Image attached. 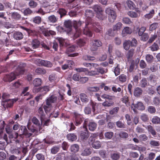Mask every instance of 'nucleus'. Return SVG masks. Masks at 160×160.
<instances>
[{"label": "nucleus", "instance_id": "nucleus-33", "mask_svg": "<svg viewBox=\"0 0 160 160\" xmlns=\"http://www.w3.org/2000/svg\"><path fill=\"white\" fill-rule=\"evenodd\" d=\"M68 139L71 141H73L77 139V136L74 134L70 133L67 135Z\"/></svg>", "mask_w": 160, "mask_h": 160}, {"label": "nucleus", "instance_id": "nucleus-38", "mask_svg": "<svg viewBox=\"0 0 160 160\" xmlns=\"http://www.w3.org/2000/svg\"><path fill=\"white\" fill-rule=\"evenodd\" d=\"M152 122L153 124H160V118H159L157 116H154L152 118Z\"/></svg>", "mask_w": 160, "mask_h": 160}, {"label": "nucleus", "instance_id": "nucleus-30", "mask_svg": "<svg viewBox=\"0 0 160 160\" xmlns=\"http://www.w3.org/2000/svg\"><path fill=\"white\" fill-rule=\"evenodd\" d=\"M79 149V147L78 145L74 144L71 146L70 150L72 152L75 153L78 151Z\"/></svg>", "mask_w": 160, "mask_h": 160}, {"label": "nucleus", "instance_id": "nucleus-27", "mask_svg": "<svg viewBox=\"0 0 160 160\" xmlns=\"http://www.w3.org/2000/svg\"><path fill=\"white\" fill-rule=\"evenodd\" d=\"M119 136L121 138L126 139L128 137V134L127 132L122 131L119 133Z\"/></svg>", "mask_w": 160, "mask_h": 160}, {"label": "nucleus", "instance_id": "nucleus-31", "mask_svg": "<svg viewBox=\"0 0 160 160\" xmlns=\"http://www.w3.org/2000/svg\"><path fill=\"white\" fill-rule=\"evenodd\" d=\"M65 27L68 29L69 31H70L72 28L71 22L70 20L65 21L64 22Z\"/></svg>", "mask_w": 160, "mask_h": 160}, {"label": "nucleus", "instance_id": "nucleus-10", "mask_svg": "<svg viewBox=\"0 0 160 160\" xmlns=\"http://www.w3.org/2000/svg\"><path fill=\"white\" fill-rule=\"evenodd\" d=\"M75 119V124L76 126L79 125L83 121L82 116L80 114L75 112L74 113Z\"/></svg>", "mask_w": 160, "mask_h": 160}, {"label": "nucleus", "instance_id": "nucleus-54", "mask_svg": "<svg viewBox=\"0 0 160 160\" xmlns=\"http://www.w3.org/2000/svg\"><path fill=\"white\" fill-rule=\"evenodd\" d=\"M87 90L90 92H95L98 91L99 88L97 87H89L87 88Z\"/></svg>", "mask_w": 160, "mask_h": 160}, {"label": "nucleus", "instance_id": "nucleus-3", "mask_svg": "<svg viewBox=\"0 0 160 160\" xmlns=\"http://www.w3.org/2000/svg\"><path fill=\"white\" fill-rule=\"evenodd\" d=\"M21 65L14 72H11L10 74L5 75L3 78V80L5 82H10L14 80L16 77L23 73L24 70L22 68H20Z\"/></svg>", "mask_w": 160, "mask_h": 160}, {"label": "nucleus", "instance_id": "nucleus-46", "mask_svg": "<svg viewBox=\"0 0 160 160\" xmlns=\"http://www.w3.org/2000/svg\"><path fill=\"white\" fill-rule=\"evenodd\" d=\"M86 74L89 76H95L98 75V72H97L96 69H95L94 70H91L89 71L88 70V71H87Z\"/></svg>", "mask_w": 160, "mask_h": 160}, {"label": "nucleus", "instance_id": "nucleus-40", "mask_svg": "<svg viewBox=\"0 0 160 160\" xmlns=\"http://www.w3.org/2000/svg\"><path fill=\"white\" fill-rule=\"evenodd\" d=\"M91 153V152L90 148H86L82 151L81 155L83 156H87L90 155Z\"/></svg>", "mask_w": 160, "mask_h": 160}, {"label": "nucleus", "instance_id": "nucleus-25", "mask_svg": "<svg viewBox=\"0 0 160 160\" xmlns=\"http://www.w3.org/2000/svg\"><path fill=\"white\" fill-rule=\"evenodd\" d=\"M14 38L16 40H20L23 38V35L20 32H17L14 33Z\"/></svg>", "mask_w": 160, "mask_h": 160}, {"label": "nucleus", "instance_id": "nucleus-16", "mask_svg": "<svg viewBox=\"0 0 160 160\" xmlns=\"http://www.w3.org/2000/svg\"><path fill=\"white\" fill-rule=\"evenodd\" d=\"M132 32L131 29L129 27H126L122 30V34L123 37H125L127 34H130Z\"/></svg>", "mask_w": 160, "mask_h": 160}, {"label": "nucleus", "instance_id": "nucleus-61", "mask_svg": "<svg viewBox=\"0 0 160 160\" xmlns=\"http://www.w3.org/2000/svg\"><path fill=\"white\" fill-rule=\"evenodd\" d=\"M139 139H140V141H145L147 140L148 139V137L145 134H141L139 136Z\"/></svg>", "mask_w": 160, "mask_h": 160}, {"label": "nucleus", "instance_id": "nucleus-45", "mask_svg": "<svg viewBox=\"0 0 160 160\" xmlns=\"http://www.w3.org/2000/svg\"><path fill=\"white\" fill-rule=\"evenodd\" d=\"M38 115L40 117L41 119H42L44 118V117L46 115L43 110L42 107H40L38 109Z\"/></svg>", "mask_w": 160, "mask_h": 160}, {"label": "nucleus", "instance_id": "nucleus-23", "mask_svg": "<svg viewBox=\"0 0 160 160\" xmlns=\"http://www.w3.org/2000/svg\"><path fill=\"white\" fill-rule=\"evenodd\" d=\"M81 101L84 102H88L89 99L88 97L84 93H81L80 95Z\"/></svg>", "mask_w": 160, "mask_h": 160}, {"label": "nucleus", "instance_id": "nucleus-63", "mask_svg": "<svg viewBox=\"0 0 160 160\" xmlns=\"http://www.w3.org/2000/svg\"><path fill=\"white\" fill-rule=\"evenodd\" d=\"M60 14V17L61 18L63 16L66 14L67 12L63 8H60L58 11Z\"/></svg>", "mask_w": 160, "mask_h": 160}, {"label": "nucleus", "instance_id": "nucleus-8", "mask_svg": "<svg viewBox=\"0 0 160 160\" xmlns=\"http://www.w3.org/2000/svg\"><path fill=\"white\" fill-rule=\"evenodd\" d=\"M90 44V49L92 51L97 50L98 47L101 46L102 45L101 41L98 40H92Z\"/></svg>", "mask_w": 160, "mask_h": 160}, {"label": "nucleus", "instance_id": "nucleus-6", "mask_svg": "<svg viewBox=\"0 0 160 160\" xmlns=\"http://www.w3.org/2000/svg\"><path fill=\"white\" fill-rule=\"evenodd\" d=\"M106 13L108 15V19L109 22H112L115 20L117 15L115 11L110 8L106 9Z\"/></svg>", "mask_w": 160, "mask_h": 160}, {"label": "nucleus", "instance_id": "nucleus-15", "mask_svg": "<svg viewBox=\"0 0 160 160\" xmlns=\"http://www.w3.org/2000/svg\"><path fill=\"white\" fill-rule=\"evenodd\" d=\"M20 130L22 132V134L25 135L27 137H29L32 135L31 133L28 132V130L25 126H21Z\"/></svg>", "mask_w": 160, "mask_h": 160}, {"label": "nucleus", "instance_id": "nucleus-32", "mask_svg": "<svg viewBox=\"0 0 160 160\" xmlns=\"http://www.w3.org/2000/svg\"><path fill=\"white\" fill-rule=\"evenodd\" d=\"M126 3L128 7L131 9H134L136 7V6L133 2L131 0H128Z\"/></svg>", "mask_w": 160, "mask_h": 160}, {"label": "nucleus", "instance_id": "nucleus-34", "mask_svg": "<svg viewBox=\"0 0 160 160\" xmlns=\"http://www.w3.org/2000/svg\"><path fill=\"white\" fill-rule=\"evenodd\" d=\"M93 8L97 14L99 12H100L103 11L102 8L99 5H95L93 6Z\"/></svg>", "mask_w": 160, "mask_h": 160}, {"label": "nucleus", "instance_id": "nucleus-17", "mask_svg": "<svg viewBox=\"0 0 160 160\" xmlns=\"http://www.w3.org/2000/svg\"><path fill=\"white\" fill-rule=\"evenodd\" d=\"M116 31L113 30V29H110L106 32V35H105V38L106 39H108L109 38L108 37V36H110L111 37L114 36L115 34V32Z\"/></svg>", "mask_w": 160, "mask_h": 160}, {"label": "nucleus", "instance_id": "nucleus-41", "mask_svg": "<svg viewBox=\"0 0 160 160\" xmlns=\"http://www.w3.org/2000/svg\"><path fill=\"white\" fill-rule=\"evenodd\" d=\"M12 18L16 20H19L21 18L20 15L17 12H13L12 14Z\"/></svg>", "mask_w": 160, "mask_h": 160}, {"label": "nucleus", "instance_id": "nucleus-7", "mask_svg": "<svg viewBox=\"0 0 160 160\" xmlns=\"http://www.w3.org/2000/svg\"><path fill=\"white\" fill-rule=\"evenodd\" d=\"M35 62L38 66H43L47 68H51L53 65L50 62L41 59H37Z\"/></svg>", "mask_w": 160, "mask_h": 160}, {"label": "nucleus", "instance_id": "nucleus-14", "mask_svg": "<svg viewBox=\"0 0 160 160\" xmlns=\"http://www.w3.org/2000/svg\"><path fill=\"white\" fill-rule=\"evenodd\" d=\"M29 88L28 87H27L24 88L21 94L22 96L23 95L24 96H28V98H26V99L27 100H28L33 97L32 95H31L29 92H27Z\"/></svg>", "mask_w": 160, "mask_h": 160}, {"label": "nucleus", "instance_id": "nucleus-57", "mask_svg": "<svg viewBox=\"0 0 160 160\" xmlns=\"http://www.w3.org/2000/svg\"><path fill=\"white\" fill-rule=\"evenodd\" d=\"M149 48L152 51H156L159 48L158 45L156 43H154Z\"/></svg>", "mask_w": 160, "mask_h": 160}, {"label": "nucleus", "instance_id": "nucleus-13", "mask_svg": "<svg viewBox=\"0 0 160 160\" xmlns=\"http://www.w3.org/2000/svg\"><path fill=\"white\" fill-rule=\"evenodd\" d=\"M88 144L90 146L95 149H98L100 148L101 146V142L99 141H88Z\"/></svg>", "mask_w": 160, "mask_h": 160}, {"label": "nucleus", "instance_id": "nucleus-47", "mask_svg": "<svg viewBox=\"0 0 160 160\" xmlns=\"http://www.w3.org/2000/svg\"><path fill=\"white\" fill-rule=\"evenodd\" d=\"M33 22L37 24H39L41 22V18L39 16H36L33 19Z\"/></svg>", "mask_w": 160, "mask_h": 160}, {"label": "nucleus", "instance_id": "nucleus-52", "mask_svg": "<svg viewBox=\"0 0 160 160\" xmlns=\"http://www.w3.org/2000/svg\"><path fill=\"white\" fill-rule=\"evenodd\" d=\"M97 72H98V75L99 73L102 74L107 72V70L101 67H99L96 69Z\"/></svg>", "mask_w": 160, "mask_h": 160}, {"label": "nucleus", "instance_id": "nucleus-19", "mask_svg": "<svg viewBox=\"0 0 160 160\" xmlns=\"http://www.w3.org/2000/svg\"><path fill=\"white\" fill-rule=\"evenodd\" d=\"M117 79L120 82L123 83L126 81L127 76L124 74H122L117 78Z\"/></svg>", "mask_w": 160, "mask_h": 160}, {"label": "nucleus", "instance_id": "nucleus-9", "mask_svg": "<svg viewBox=\"0 0 160 160\" xmlns=\"http://www.w3.org/2000/svg\"><path fill=\"white\" fill-rule=\"evenodd\" d=\"M18 98L5 100L3 102V105L5 108H11L13 106L14 103L17 101Z\"/></svg>", "mask_w": 160, "mask_h": 160}, {"label": "nucleus", "instance_id": "nucleus-22", "mask_svg": "<svg viewBox=\"0 0 160 160\" xmlns=\"http://www.w3.org/2000/svg\"><path fill=\"white\" fill-rule=\"evenodd\" d=\"M142 89L139 88L137 87L135 88L134 91V94L136 97H138L142 93Z\"/></svg>", "mask_w": 160, "mask_h": 160}, {"label": "nucleus", "instance_id": "nucleus-42", "mask_svg": "<svg viewBox=\"0 0 160 160\" xmlns=\"http://www.w3.org/2000/svg\"><path fill=\"white\" fill-rule=\"evenodd\" d=\"M147 128L148 132H150L153 136L156 135V132L152 127L151 125H148Z\"/></svg>", "mask_w": 160, "mask_h": 160}, {"label": "nucleus", "instance_id": "nucleus-35", "mask_svg": "<svg viewBox=\"0 0 160 160\" xmlns=\"http://www.w3.org/2000/svg\"><path fill=\"white\" fill-rule=\"evenodd\" d=\"M113 132H105L104 136L107 139H110L113 136Z\"/></svg>", "mask_w": 160, "mask_h": 160}, {"label": "nucleus", "instance_id": "nucleus-5", "mask_svg": "<svg viewBox=\"0 0 160 160\" xmlns=\"http://www.w3.org/2000/svg\"><path fill=\"white\" fill-rule=\"evenodd\" d=\"M85 16L86 19L85 22V26L86 27L88 25H91L92 22H93L91 19L93 16V13L92 11L87 9L85 11Z\"/></svg>", "mask_w": 160, "mask_h": 160}, {"label": "nucleus", "instance_id": "nucleus-59", "mask_svg": "<svg viewBox=\"0 0 160 160\" xmlns=\"http://www.w3.org/2000/svg\"><path fill=\"white\" fill-rule=\"evenodd\" d=\"M155 154L153 152L150 153L148 155V158H145L144 160H153L155 158Z\"/></svg>", "mask_w": 160, "mask_h": 160}, {"label": "nucleus", "instance_id": "nucleus-21", "mask_svg": "<svg viewBox=\"0 0 160 160\" xmlns=\"http://www.w3.org/2000/svg\"><path fill=\"white\" fill-rule=\"evenodd\" d=\"M33 123L38 127L39 130L40 131L41 125L38 120L35 117H34L32 119Z\"/></svg>", "mask_w": 160, "mask_h": 160}, {"label": "nucleus", "instance_id": "nucleus-1", "mask_svg": "<svg viewBox=\"0 0 160 160\" xmlns=\"http://www.w3.org/2000/svg\"><path fill=\"white\" fill-rule=\"evenodd\" d=\"M93 28L94 30L97 32L101 33L102 29L101 26L98 23H94L93 22L91 25H88L86 27L85 26L83 30V34L88 36L92 37V33L89 29V28Z\"/></svg>", "mask_w": 160, "mask_h": 160}, {"label": "nucleus", "instance_id": "nucleus-48", "mask_svg": "<svg viewBox=\"0 0 160 160\" xmlns=\"http://www.w3.org/2000/svg\"><path fill=\"white\" fill-rule=\"evenodd\" d=\"M64 154L62 153L58 154L55 157V160H62L65 158Z\"/></svg>", "mask_w": 160, "mask_h": 160}, {"label": "nucleus", "instance_id": "nucleus-36", "mask_svg": "<svg viewBox=\"0 0 160 160\" xmlns=\"http://www.w3.org/2000/svg\"><path fill=\"white\" fill-rule=\"evenodd\" d=\"M120 70L121 69L119 64H117V66L114 67L113 72L115 76H117L120 74Z\"/></svg>", "mask_w": 160, "mask_h": 160}, {"label": "nucleus", "instance_id": "nucleus-43", "mask_svg": "<svg viewBox=\"0 0 160 160\" xmlns=\"http://www.w3.org/2000/svg\"><path fill=\"white\" fill-rule=\"evenodd\" d=\"M149 144L152 147L158 146L159 145L158 141L153 139L150 141Z\"/></svg>", "mask_w": 160, "mask_h": 160}, {"label": "nucleus", "instance_id": "nucleus-4", "mask_svg": "<svg viewBox=\"0 0 160 160\" xmlns=\"http://www.w3.org/2000/svg\"><path fill=\"white\" fill-rule=\"evenodd\" d=\"M83 24H84V22H82L80 21H79L78 22L77 21H74L73 26L75 30V33L74 35V38H77L81 35V31L79 27Z\"/></svg>", "mask_w": 160, "mask_h": 160}, {"label": "nucleus", "instance_id": "nucleus-64", "mask_svg": "<svg viewBox=\"0 0 160 160\" xmlns=\"http://www.w3.org/2000/svg\"><path fill=\"white\" fill-rule=\"evenodd\" d=\"M146 30L145 27H142L140 28L138 31V34L139 36H142L144 33L143 32Z\"/></svg>", "mask_w": 160, "mask_h": 160}, {"label": "nucleus", "instance_id": "nucleus-62", "mask_svg": "<svg viewBox=\"0 0 160 160\" xmlns=\"http://www.w3.org/2000/svg\"><path fill=\"white\" fill-rule=\"evenodd\" d=\"M99 154L103 158H105L107 157L106 152L105 151L100 150L99 152Z\"/></svg>", "mask_w": 160, "mask_h": 160}, {"label": "nucleus", "instance_id": "nucleus-18", "mask_svg": "<svg viewBox=\"0 0 160 160\" xmlns=\"http://www.w3.org/2000/svg\"><path fill=\"white\" fill-rule=\"evenodd\" d=\"M42 81L40 78H35L33 81V83L35 87H39L42 85Z\"/></svg>", "mask_w": 160, "mask_h": 160}, {"label": "nucleus", "instance_id": "nucleus-55", "mask_svg": "<svg viewBox=\"0 0 160 160\" xmlns=\"http://www.w3.org/2000/svg\"><path fill=\"white\" fill-rule=\"evenodd\" d=\"M32 12V11L28 8H26L22 11V13L25 16L30 15Z\"/></svg>", "mask_w": 160, "mask_h": 160}, {"label": "nucleus", "instance_id": "nucleus-56", "mask_svg": "<svg viewBox=\"0 0 160 160\" xmlns=\"http://www.w3.org/2000/svg\"><path fill=\"white\" fill-rule=\"evenodd\" d=\"M28 5L31 8H34L37 6V3L34 1L30 0L28 2Z\"/></svg>", "mask_w": 160, "mask_h": 160}, {"label": "nucleus", "instance_id": "nucleus-20", "mask_svg": "<svg viewBox=\"0 0 160 160\" xmlns=\"http://www.w3.org/2000/svg\"><path fill=\"white\" fill-rule=\"evenodd\" d=\"M97 126V124L95 122H90L88 125V129L90 131H94L96 129Z\"/></svg>", "mask_w": 160, "mask_h": 160}, {"label": "nucleus", "instance_id": "nucleus-51", "mask_svg": "<svg viewBox=\"0 0 160 160\" xmlns=\"http://www.w3.org/2000/svg\"><path fill=\"white\" fill-rule=\"evenodd\" d=\"M128 14L131 18H136L139 15L138 13L133 11H130L128 12Z\"/></svg>", "mask_w": 160, "mask_h": 160}, {"label": "nucleus", "instance_id": "nucleus-12", "mask_svg": "<svg viewBox=\"0 0 160 160\" xmlns=\"http://www.w3.org/2000/svg\"><path fill=\"white\" fill-rule=\"evenodd\" d=\"M82 128L84 129L83 131H82L81 133L80 137L82 139L84 140L87 138L89 136V132L84 124Z\"/></svg>", "mask_w": 160, "mask_h": 160}, {"label": "nucleus", "instance_id": "nucleus-58", "mask_svg": "<svg viewBox=\"0 0 160 160\" xmlns=\"http://www.w3.org/2000/svg\"><path fill=\"white\" fill-rule=\"evenodd\" d=\"M130 41H126L124 42L123 44V47L125 50H127L129 49L130 47Z\"/></svg>", "mask_w": 160, "mask_h": 160}, {"label": "nucleus", "instance_id": "nucleus-11", "mask_svg": "<svg viewBox=\"0 0 160 160\" xmlns=\"http://www.w3.org/2000/svg\"><path fill=\"white\" fill-rule=\"evenodd\" d=\"M131 107V108L135 112H136L135 108H137L140 110H143L145 109L144 106L141 102H138L137 104H135L133 103L132 104Z\"/></svg>", "mask_w": 160, "mask_h": 160}, {"label": "nucleus", "instance_id": "nucleus-49", "mask_svg": "<svg viewBox=\"0 0 160 160\" xmlns=\"http://www.w3.org/2000/svg\"><path fill=\"white\" fill-rule=\"evenodd\" d=\"M122 101L123 103H124L127 106H129L130 103L129 102L128 97L127 96H125L123 97L122 98Z\"/></svg>", "mask_w": 160, "mask_h": 160}, {"label": "nucleus", "instance_id": "nucleus-24", "mask_svg": "<svg viewBox=\"0 0 160 160\" xmlns=\"http://www.w3.org/2000/svg\"><path fill=\"white\" fill-rule=\"evenodd\" d=\"M40 45V42L37 39H34L32 40V47L33 49H35L38 47Z\"/></svg>", "mask_w": 160, "mask_h": 160}, {"label": "nucleus", "instance_id": "nucleus-2", "mask_svg": "<svg viewBox=\"0 0 160 160\" xmlns=\"http://www.w3.org/2000/svg\"><path fill=\"white\" fill-rule=\"evenodd\" d=\"M57 97L55 94L51 93L46 100V104L43 108L46 112H50L52 108V103L57 102Z\"/></svg>", "mask_w": 160, "mask_h": 160}, {"label": "nucleus", "instance_id": "nucleus-29", "mask_svg": "<svg viewBox=\"0 0 160 160\" xmlns=\"http://www.w3.org/2000/svg\"><path fill=\"white\" fill-rule=\"evenodd\" d=\"M35 72L38 74H44L46 73V70L42 68H37L35 71Z\"/></svg>", "mask_w": 160, "mask_h": 160}, {"label": "nucleus", "instance_id": "nucleus-37", "mask_svg": "<svg viewBox=\"0 0 160 160\" xmlns=\"http://www.w3.org/2000/svg\"><path fill=\"white\" fill-rule=\"evenodd\" d=\"M41 123L43 124V126H48L49 125L50 123V120L49 119H47L46 118V116L44 117V118L43 119H41Z\"/></svg>", "mask_w": 160, "mask_h": 160}, {"label": "nucleus", "instance_id": "nucleus-44", "mask_svg": "<svg viewBox=\"0 0 160 160\" xmlns=\"http://www.w3.org/2000/svg\"><path fill=\"white\" fill-rule=\"evenodd\" d=\"M120 154L119 153H112L111 154V158L113 160H117L120 158Z\"/></svg>", "mask_w": 160, "mask_h": 160}, {"label": "nucleus", "instance_id": "nucleus-60", "mask_svg": "<svg viewBox=\"0 0 160 160\" xmlns=\"http://www.w3.org/2000/svg\"><path fill=\"white\" fill-rule=\"evenodd\" d=\"M158 23L156 22H154L151 24L149 27V30L150 31H152L155 30L158 27Z\"/></svg>", "mask_w": 160, "mask_h": 160}, {"label": "nucleus", "instance_id": "nucleus-50", "mask_svg": "<svg viewBox=\"0 0 160 160\" xmlns=\"http://www.w3.org/2000/svg\"><path fill=\"white\" fill-rule=\"evenodd\" d=\"M48 21L52 23H55L57 20V18L54 15H52L48 17Z\"/></svg>", "mask_w": 160, "mask_h": 160}, {"label": "nucleus", "instance_id": "nucleus-26", "mask_svg": "<svg viewBox=\"0 0 160 160\" xmlns=\"http://www.w3.org/2000/svg\"><path fill=\"white\" fill-rule=\"evenodd\" d=\"M97 17L100 20H103L107 18V16L104 14L103 11L97 14Z\"/></svg>", "mask_w": 160, "mask_h": 160}, {"label": "nucleus", "instance_id": "nucleus-53", "mask_svg": "<svg viewBox=\"0 0 160 160\" xmlns=\"http://www.w3.org/2000/svg\"><path fill=\"white\" fill-rule=\"evenodd\" d=\"M59 149L60 148L59 146H55L51 149V152L53 154H56L59 151Z\"/></svg>", "mask_w": 160, "mask_h": 160}, {"label": "nucleus", "instance_id": "nucleus-39", "mask_svg": "<svg viewBox=\"0 0 160 160\" xmlns=\"http://www.w3.org/2000/svg\"><path fill=\"white\" fill-rule=\"evenodd\" d=\"M148 82L145 78H142L140 81V86L142 88L146 87L148 85Z\"/></svg>", "mask_w": 160, "mask_h": 160}, {"label": "nucleus", "instance_id": "nucleus-28", "mask_svg": "<svg viewBox=\"0 0 160 160\" xmlns=\"http://www.w3.org/2000/svg\"><path fill=\"white\" fill-rule=\"evenodd\" d=\"M122 24L121 22H119L114 25L113 27V30L118 31L120 30L122 28Z\"/></svg>", "mask_w": 160, "mask_h": 160}]
</instances>
